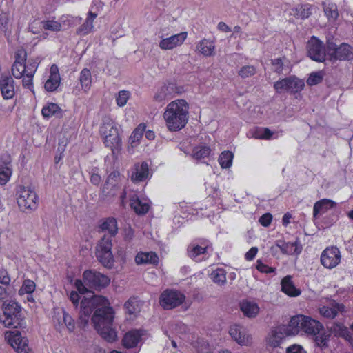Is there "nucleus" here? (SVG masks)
<instances>
[{"instance_id":"f257e3e1","label":"nucleus","mask_w":353,"mask_h":353,"mask_svg":"<svg viewBox=\"0 0 353 353\" xmlns=\"http://www.w3.org/2000/svg\"><path fill=\"white\" fill-rule=\"evenodd\" d=\"M92 322L99 334L108 342L117 339L116 330L112 327L114 317L113 308L107 298L94 295L91 298H83L81 302L79 323L82 327L87 326L91 314Z\"/></svg>"},{"instance_id":"f03ea898","label":"nucleus","mask_w":353,"mask_h":353,"mask_svg":"<svg viewBox=\"0 0 353 353\" xmlns=\"http://www.w3.org/2000/svg\"><path fill=\"white\" fill-rule=\"evenodd\" d=\"M39 63L36 60L27 61L26 50H18L14 54V61L12 66V74L17 79H22L24 88L33 91V77L37 70Z\"/></svg>"},{"instance_id":"7ed1b4c3","label":"nucleus","mask_w":353,"mask_h":353,"mask_svg":"<svg viewBox=\"0 0 353 353\" xmlns=\"http://www.w3.org/2000/svg\"><path fill=\"white\" fill-rule=\"evenodd\" d=\"M163 117L168 130L178 132L188 123L189 104L184 99L174 100L168 104Z\"/></svg>"},{"instance_id":"20e7f679","label":"nucleus","mask_w":353,"mask_h":353,"mask_svg":"<svg viewBox=\"0 0 353 353\" xmlns=\"http://www.w3.org/2000/svg\"><path fill=\"white\" fill-rule=\"evenodd\" d=\"M99 132L104 146L111 150L112 156L119 154L122 150V138L116 121L109 116L103 117Z\"/></svg>"},{"instance_id":"39448f33","label":"nucleus","mask_w":353,"mask_h":353,"mask_svg":"<svg viewBox=\"0 0 353 353\" xmlns=\"http://www.w3.org/2000/svg\"><path fill=\"white\" fill-rule=\"evenodd\" d=\"M3 313L0 315V323L8 328L22 327L25 324V317L21 305L14 301L3 303Z\"/></svg>"},{"instance_id":"423d86ee","label":"nucleus","mask_w":353,"mask_h":353,"mask_svg":"<svg viewBox=\"0 0 353 353\" xmlns=\"http://www.w3.org/2000/svg\"><path fill=\"white\" fill-rule=\"evenodd\" d=\"M289 323L292 329L291 333L294 335L302 331L308 335L314 336L323 329L319 321L304 315L292 317Z\"/></svg>"},{"instance_id":"0eeeda50","label":"nucleus","mask_w":353,"mask_h":353,"mask_svg":"<svg viewBox=\"0 0 353 353\" xmlns=\"http://www.w3.org/2000/svg\"><path fill=\"white\" fill-rule=\"evenodd\" d=\"M112 239L107 235L99 241L96 246L95 255L99 262L107 268H112L114 264V259L112 252Z\"/></svg>"},{"instance_id":"6e6552de","label":"nucleus","mask_w":353,"mask_h":353,"mask_svg":"<svg viewBox=\"0 0 353 353\" xmlns=\"http://www.w3.org/2000/svg\"><path fill=\"white\" fill-rule=\"evenodd\" d=\"M18 205L22 212L35 210L39 205V196L30 187L20 186L17 198Z\"/></svg>"},{"instance_id":"1a4fd4ad","label":"nucleus","mask_w":353,"mask_h":353,"mask_svg":"<svg viewBox=\"0 0 353 353\" xmlns=\"http://www.w3.org/2000/svg\"><path fill=\"white\" fill-rule=\"evenodd\" d=\"M212 250L211 243L208 239L199 238L189 244L187 252L190 258L199 262L207 258Z\"/></svg>"},{"instance_id":"9d476101","label":"nucleus","mask_w":353,"mask_h":353,"mask_svg":"<svg viewBox=\"0 0 353 353\" xmlns=\"http://www.w3.org/2000/svg\"><path fill=\"white\" fill-rule=\"evenodd\" d=\"M185 300V294L180 291L166 289L159 296V304L165 310H172L182 305Z\"/></svg>"},{"instance_id":"9b49d317","label":"nucleus","mask_w":353,"mask_h":353,"mask_svg":"<svg viewBox=\"0 0 353 353\" xmlns=\"http://www.w3.org/2000/svg\"><path fill=\"white\" fill-rule=\"evenodd\" d=\"M83 279L87 287L95 290H101L110 283V279L108 276L93 270H85Z\"/></svg>"},{"instance_id":"f8f14e48","label":"nucleus","mask_w":353,"mask_h":353,"mask_svg":"<svg viewBox=\"0 0 353 353\" xmlns=\"http://www.w3.org/2000/svg\"><path fill=\"white\" fill-rule=\"evenodd\" d=\"M291 332L290 323L288 326L283 325L273 327L265 337L266 345L272 348L279 347L286 336L293 335Z\"/></svg>"},{"instance_id":"ddd939ff","label":"nucleus","mask_w":353,"mask_h":353,"mask_svg":"<svg viewBox=\"0 0 353 353\" xmlns=\"http://www.w3.org/2000/svg\"><path fill=\"white\" fill-rule=\"evenodd\" d=\"M304 86V81L294 76L279 80L274 84V88L278 93L285 92L296 93L302 90Z\"/></svg>"},{"instance_id":"4468645a","label":"nucleus","mask_w":353,"mask_h":353,"mask_svg":"<svg viewBox=\"0 0 353 353\" xmlns=\"http://www.w3.org/2000/svg\"><path fill=\"white\" fill-rule=\"evenodd\" d=\"M6 339L17 353H32L28 339L22 336L19 331L6 332Z\"/></svg>"},{"instance_id":"2eb2a0df","label":"nucleus","mask_w":353,"mask_h":353,"mask_svg":"<svg viewBox=\"0 0 353 353\" xmlns=\"http://www.w3.org/2000/svg\"><path fill=\"white\" fill-rule=\"evenodd\" d=\"M327 54L331 59L350 60L353 59V48L347 43H342L339 46L334 43H330Z\"/></svg>"},{"instance_id":"dca6fc26","label":"nucleus","mask_w":353,"mask_h":353,"mask_svg":"<svg viewBox=\"0 0 353 353\" xmlns=\"http://www.w3.org/2000/svg\"><path fill=\"white\" fill-rule=\"evenodd\" d=\"M308 56L314 61L323 62L325 60V49L323 43L316 37H312L307 44Z\"/></svg>"},{"instance_id":"f3484780","label":"nucleus","mask_w":353,"mask_h":353,"mask_svg":"<svg viewBox=\"0 0 353 353\" xmlns=\"http://www.w3.org/2000/svg\"><path fill=\"white\" fill-rule=\"evenodd\" d=\"M341 259V254L337 248H327L321 254V263L325 268L332 269L339 264Z\"/></svg>"},{"instance_id":"a211bd4d","label":"nucleus","mask_w":353,"mask_h":353,"mask_svg":"<svg viewBox=\"0 0 353 353\" xmlns=\"http://www.w3.org/2000/svg\"><path fill=\"white\" fill-rule=\"evenodd\" d=\"M187 37L188 32H181L180 33L173 34L169 37L162 39L159 41V46L161 50H172L175 48L181 46L186 40Z\"/></svg>"},{"instance_id":"6ab92c4d","label":"nucleus","mask_w":353,"mask_h":353,"mask_svg":"<svg viewBox=\"0 0 353 353\" xmlns=\"http://www.w3.org/2000/svg\"><path fill=\"white\" fill-rule=\"evenodd\" d=\"M150 170L147 162H137L131 168L130 179L134 183L145 181L149 176Z\"/></svg>"},{"instance_id":"aec40b11","label":"nucleus","mask_w":353,"mask_h":353,"mask_svg":"<svg viewBox=\"0 0 353 353\" xmlns=\"http://www.w3.org/2000/svg\"><path fill=\"white\" fill-rule=\"evenodd\" d=\"M0 92L3 99H12L16 95L14 81L8 74H2L0 77Z\"/></svg>"},{"instance_id":"412c9836","label":"nucleus","mask_w":353,"mask_h":353,"mask_svg":"<svg viewBox=\"0 0 353 353\" xmlns=\"http://www.w3.org/2000/svg\"><path fill=\"white\" fill-rule=\"evenodd\" d=\"M61 80L58 66L56 64H52L50 68L49 76L44 83V89L48 92L57 91L60 86Z\"/></svg>"},{"instance_id":"4be33fe9","label":"nucleus","mask_w":353,"mask_h":353,"mask_svg":"<svg viewBox=\"0 0 353 353\" xmlns=\"http://www.w3.org/2000/svg\"><path fill=\"white\" fill-rule=\"evenodd\" d=\"M129 201L131 209L137 215H145L150 209V204L149 202L146 200L141 199L137 193L130 194Z\"/></svg>"},{"instance_id":"5701e85b","label":"nucleus","mask_w":353,"mask_h":353,"mask_svg":"<svg viewBox=\"0 0 353 353\" xmlns=\"http://www.w3.org/2000/svg\"><path fill=\"white\" fill-rule=\"evenodd\" d=\"M134 261L137 265H152L157 266L159 262V258L155 252H139L135 257Z\"/></svg>"},{"instance_id":"b1692460","label":"nucleus","mask_w":353,"mask_h":353,"mask_svg":"<svg viewBox=\"0 0 353 353\" xmlns=\"http://www.w3.org/2000/svg\"><path fill=\"white\" fill-rule=\"evenodd\" d=\"M229 333L234 340L241 345H247L250 343V336L247 334L245 330L238 325H232Z\"/></svg>"},{"instance_id":"393cba45","label":"nucleus","mask_w":353,"mask_h":353,"mask_svg":"<svg viewBox=\"0 0 353 353\" xmlns=\"http://www.w3.org/2000/svg\"><path fill=\"white\" fill-rule=\"evenodd\" d=\"M12 165L10 157H0V185H3L12 175Z\"/></svg>"},{"instance_id":"a878e982","label":"nucleus","mask_w":353,"mask_h":353,"mask_svg":"<svg viewBox=\"0 0 353 353\" xmlns=\"http://www.w3.org/2000/svg\"><path fill=\"white\" fill-rule=\"evenodd\" d=\"M64 111L56 103L48 102L41 109V115L44 119H50L54 117L61 119L63 117Z\"/></svg>"},{"instance_id":"bb28decb","label":"nucleus","mask_w":353,"mask_h":353,"mask_svg":"<svg viewBox=\"0 0 353 353\" xmlns=\"http://www.w3.org/2000/svg\"><path fill=\"white\" fill-rule=\"evenodd\" d=\"M99 229L102 232H108L109 238H114L118 232L117 221L114 217H108L101 220Z\"/></svg>"},{"instance_id":"cd10ccee","label":"nucleus","mask_w":353,"mask_h":353,"mask_svg":"<svg viewBox=\"0 0 353 353\" xmlns=\"http://www.w3.org/2000/svg\"><path fill=\"white\" fill-rule=\"evenodd\" d=\"M142 335L141 330H132L128 331L122 339V345L126 348L134 347L141 341Z\"/></svg>"},{"instance_id":"c85d7f7f","label":"nucleus","mask_w":353,"mask_h":353,"mask_svg":"<svg viewBox=\"0 0 353 353\" xmlns=\"http://www.w3.org/2000/svg\"><path fill=\"white\" fill-rule=\"evenodd\" d=\"M119 174L112 172L108 176L107 181L103 185V192L110 196H114L116 191L120 189L121 186L117 182Z\"/></svg>"},{"instance_id":"c756f323","label":"nucleus","mask_w":353,"mask_h":353,"mask_svg":"<svg viewBox=\"0 0 353 353\" xmlns=\"http://www.w3.org/2000/svg\"><path fill=\"white\" fill-rule=\"evenodd\" d=\"M97 17V14L90 11L88 13L85 22L77 29L76 34L83 37L90 33L94 28L93 22Z\"/></svg>"},{"instance_id":"7c9ffc66","label":"nucleus","mask_w":353,"mask_h":353,"mask_svg":"<svg viewBox=\"0 0 353 353\" xmlns=\"http://www.w3.org/2000/svg\"><path fill=\"white\" fill-rule=\"evenodd\" d=\"M240 308L243 314L248 318H254L259 313L260 308L254 301L243 300L240 303Z\"/></svg>"},{"instance_id":"2f4dec72","label":"nucleus","mask_w":353,"mask_h":353,"mask_svg":"<svg viewBox=\"0 0 353 353\" xmlns=\"http://www.w3.org/2000/svg\"><path fill=\"white\" fill-rule=\"evenodd\" d=\"M212 150L210 147L205 143H201L193 147L190 156L196 161H200L206 157H209Z\"/></svg>"},{"instance_id":"473e14b6","label":"nucleus","mask_w":353,"mask_h":353,"mask_svg":"<svg viewBox=\"0 0 353 353\" xmlns=\"http://www.w3.org/2000/svg\"><path fill=\"white\" fill-rule=\"evenodd\" d=\"M281 290L289 296L296 297L301 294V290L296 288L291 276H286L281 280Z\"/></svg>"},{"instance_id":"72a5a7b5","label":"nucleus","mask_w":353,"mask_h":353,"mask_svg":"<svg viewBox=\"0 0 353 353\" xmlns=\"http://www.w3.org/2000/svg\"><path fill=\"white\" fill-rule=\"evenodd\" d=\"M276 246L280 248L282 253L289 255L299 254L301 253L302 250L301 246L297 243V241L294 243L278 241L276 243Z\"/></svg>"},{"instance_id":"f704fd0d","label":"nucleus","mask_w":353,"mask_h":353,"mask_svg":"<svg viewBox=\"0 0 353 353\" xmlns=\"http://www.w3.org/2000/svg\"><path fill=\"white\" fill-rule=\"evenodd\" d=\"M336 206V202L332 200L323 199L315 203L313 208L314 216L319 213H324L329 209Z\"/></svg>"},{"instance_id":"c9c22d12","label":"nucleus","mask_w":353,"mask_h":353,"mask_svg":"<svg viewBox=\"0 0 353 353\" xmlns=\"http://www.w3.org/2000/svg\"><path fill=\"white\" fill-rule=\"evenodd\" d=\"M344 310V305L339 303H334L332 307L323 306L319 308L320 314L326 318L333 319L334 318L339 312H343Z\"/></svg>"},{"instance_id":"e433bc0d","label":"nucleus","mask_w":353,"mask_h":353,"mask_svg":"<svg viewBox=\"0 0 353 353\" xmlns=\"http://www.w3.org/2000/svg\"><path fill=\"white\" fill-rule=\"evenodd\" d=\"M174 85L172 83H164L154 94V99L157 102H161L170 96L173 92Z\"/></svg>"},{"instance_id":"4c0bfd02","label":"nucleus","mask_w":353,"mask_h":353,"mask_svg":"<svg viewBox=\"0 0 353 353\" xmlns=\"http://www.w3.org/2000/svg\"><path fill=\"white\" fill-rule=\"evenodd\" d=\"M79 81L81 88L84 92H87L90 90L92 86V75L88 68H83L81 71Z\"/></svg>"},{"instance_id":"58836bf2","label":"nucleus","mask_w":353,"mask_h":353,"mask_svg":"<svg viewBox=\"0 0 353 353\" xmlns=\"http://www.w3.org/2000/svg\"><path fill=\"white\" fill-rule=\"evenodd\" d=\"M323 11L329 20H336L339 16L337 6L330 1L323 3Z\"/></svg>"},{"instance_id":"ea45409f","label":"nucleus","mask_w":353,"mask_h":353,"mask_svg":"<svg viewBox=\"0 0 353 353\" xmlns=\"http://www.w3.org/2000/svg\"><path fill=\"white\" fill-rule=\"evenodd\" d=\"M36 290V284L34 281L31 279H24L22 285L19 290V295L23 296L24 294H32Z\"/></svg>"},{"instance_id":"a19ab883","label":"nucleus","mask_w":353,"mask_h":353,"mask_svg":"<svg viewBox=\"0 0 353 353\" xmlns=\"http://www.w3.org/2000/svg\"><path fill=\"white\" fill-rule=\"evenodd\" d=\"M197 48L203 55L210 56L214 52V45L212 41L203 39L199 43Z\"/></svg>"},{"instance_id":"79ce46f5","label":"nucleus","mask_w":353,"mask_h":353,"mask_svg":"<svg viewBox=\"0 0 353 353\" xmlns=\"http://www.w3.org/2000/svg\"><path fill=\"white\" fill-rule=\"evenodd\" d=\"M124 307L129 314L136 315L140 312L139 301L134 297L130 298L125 303Z\"/></svg>"},{"instance_id":"37998d69","label":"nucleus","mask_w":353,"mask_h":353,"mask_svg":"<svg viewBox=\"0 0 353 353\" xmlns=\"http://www.w3.org/2000/svg\"><path fill=\"white\" fill-rule=\"evenodd\" d=\"M9 16L4 12L0 13V30L4 32L6 37H9L11 34V30L9 29Z\"/></svg>"},{"instance_id":"c03bdc74","label":"nucleus","mask_w":353,"mask_h":353,"mask_svg":"<svg viewBox=\"0 0 353 353\" xmlns=\"http://www.w3.org/2000/svg\"><path fill=\"white\" fill-rule=\"evenodd\" d=\"M131 93L128 90H120L115 95L116 103L119 107H123L126 105L128 101L130 98Z\"/></svg>"},{"instance_id":"a18cd8bd","label":"nucleus","mask_w":353,"mask_h":353,"mask_svg":"<svg viewBox=\"0 0 353 353\" xmlns=\"http://www.w3.org/2000/svg\"><path fill=\"white\" fill-rule=\"evenodd\" d=\"M256 73V68L254 65H248L241 67L239 72L238 74L242 79H246L254 76Z\"/></svg>"},{"instance_id":"49530a36","label":"nucleus","mask_w":353,"mask_h":353,"mask_svg":"<svg viewBox=\"0 0 353 353\" xmlns=\"http://www.w3.org/2000/svg\"><path fill=\"white\" fill-rule=\"evenodd\" d=\"M41 24L42 28L47 30L58 32L61 29V23L54 20H43L41 22Z\"/></svg>"},{"instance_id":"de8ad7c7","label":"nucleus","mask_w":353,"mask_h":353,"mask_svg":"<svg viewBox=\"0 0 353 353\" xmlns=\"http://www.w3.org/2000/svg\"><path fill=\"white\" fill-rule=\"evenodd\" d=\"M315 336V344L318 347L325 348L328 346L329 334H327L325 332H321L320 331L319 333Z\"/></svg>"},{"instance_id":"09e8293b","label":"nucleus","mask_w":353,"mask_h":353,"mask_svg":"<svg viewBox=\"0 0 353 353\" xmlns=\"http://www.w3.org/2000/svg\"><path fill=\"white\" fill-rule=\"evenodd\" d=\"M145 128V125L144 124H139V126L134 130L130 137L131 144L139 141L143 137Z\"/></svg>"},{"instance_id":"8fccbe9b","label":"nucleus","mask_w":353,"mask_h":353,"mask_svg":"<svg viewBox=\"0 0 353 353\" xmlns=\"http://www.w3.org/2000/svg\"><path fill=\"white\" fill-rule=\"evenodd\" d=\"M323 74L322 71L312 72L307 79V83L310 85H314L321 83L323 80Z\"/></svg>"},{"instance_id":"3c124183","label":"nucleus","mask_w":353,"mask_h":353,"mask_svg":"<svg viewBox=\"0 0 353 353\" xmlns=\"http://www.w3.org/2000/svg\"><path fill=\"white\" fill-rule=\"evenodd\" d=\"M234 154L230 151L222 152V168H228L232 165Z\"/></svg>"},{"instance_id":"603ef678","label":"nucleus","mask_w":353,"mask_h":353,"mask_svg":"<svg viewBox=\"0 0 353 353\" xmlns=\"http://www.w3.org/2000/svg\"><path fill=\"white\" fill-rule=\"evenodd\" d=\"M63 321L68 331L70 332H73L75 328L74 321L72 316L65 312H63Z\"/></svg>"},{"instance_id":"864d4df0","label":"nucleus","mask_w":353,"mask_h":353,"mask_svg":"<svg viewBox=\"0 0 353 353\" xmlns=\"http://www.w3.org/2000/svg\"><path fill=\"white\" fill-rule=\"evenodd\" d=\"M11 281L10 276L6 269L0 267V283L4 285H8Z\"/></svg>"},{"instance_id":"5fc2aeb1","label":"nucleus","mask_w":353,"mask_h":353,"mask_svg":"<svg viewBox=\"0 0 353 353\" xmlns=\"http://www.w3.org/2000/svg\"><path fill=\"white\" fill-rule=\"evenodd\" d=\"M272 64L274 67V71L278 74H281L283 70V59L278 58L272 61Z\"/></svg>"},{"instance_id":"6e6d98bb","label":"nucleus","mask_w":353,"mask_h":353,"mask_svg":"<svg viewBox=\"0 0 353 353\" xmlns=\"http://www.w3.org/2000/svg\"><path fill=\"white\" fill-rule=\"evenodd\" d=\"M256 268L259 271H260L262 273H272L274 272L275 270L274 268L268 266L267 265L263 263L260 261H257Z\"/></svg>"},{"instance_id":"4d7b16f0","label":"nucleus","mask_w":353,"mask_h":353,"mask_svg":"<svg viewBox=\"0 0 353 353\" xmlns=\"http://www.w3.org/2000/svg\"><path fill=\"white\" fill-rule=\"evenodd\" d=\"M74 285L79 293L84 294L88 292V289L85 285V283L81 279H76Z\"/></svg>"},{"instance_id":"13d9d810","label":"nucleus","mask_w":353,"mask_h":353,"mask_svg":"<svg viewBox=\"0 0 353 353\" xmlns=\"http://www.w3.org/2000/svg\"><path fill=\"white\" fill-rule=\"evenodd\" d=\"M272 220V216L270 213H266L262 215L259 219V223L264 227H268Z\"/></svg>"},{"instance_id":"bf43d9fd","label":"nucleus","mask_w":353,"mask_h":353,"mask_svg":"<svg viewBox=\"0 0 353 353\" xmlns=\"http://www.w3.org/2000/svg\"><path fill=\"white\" fill-rule=\"evenodd\" d=\"M300 9L301 12L299 15L301 19H307L312 14L310 6H301Z\"/></svg>"},{"instance_id":"052dcab7","label":"nucleus","mask_w":353,"mask_h":353,"mask_svg":"<svg viewBox=\"0 0 353 353\" xmlns=\"http://www.w3.org/2000/svg\"><path fill=\"white\" fill-rule=\"evenodd\" d=\"M80 295L75 291H72L70 294V300L73 303L74 306L77 308L79 305Z\"/></svg>"},{"instance_id":"680f3d73","label":"nucleus","mask_w":353,"mask_h":353,"mask_svg":"<svg viewBox=\"0 0 353 353\" xmlns=\"http://www.w3.org/2000/svg\"><path fill=\"white\" fill-rule=\"evenodd\" d=\"M211 279L215 283L221 281V269L217 268L216 270H212L210 274Z\"/></svg>"},{"instance_id":"e2e57ef3","label":"nucleus","mask_w":353,"mask_h":353,"mask_svg":"<svg viewBox=\"0 0 353 353\" xmlns=\"http://www.w3.org/2000/svg\"><path fill=\"white\" fill-rule=\"evenodd\" d=\"M134 236V231L129 227L128 229L124 231L123 239L125 241H130L133 239Z\"/></svg>"},{"instance_id":"0e129e2a","label":"nucleus","mask_w":353,"mask_h":353,"mask_svg":"<svg viewBox=\"0 0 353 353\" xmlns=\"http://www.w3.org/2000/svg\"><path fill=\"white\" fill-rule=\"evenodd\" d=\"M257 252H258L257 248L252 247L251 249H250V250L248 252H246V254L245 255V259L248 261L252 260L255 257Z\"/></svg>"},{"instance_id":"69168bd1","label":"nucleus","mask_w":353,"mask_h":353,"mask_svg":"<svg viewBox=\"0 0 353 353\" xmlns=\"http://www.w3.org/2000/svg\"><path fill=\"white\" fill-rule=\"evenodd\" d=\"M272 134L273 133L271 132L270 130H269L268 128H265L263 130V133L261 134L256 136V137L259 139H269L271 138Z\"/></svg>"},{"instance_id":"338daca9","label":"nucleus","mask_w":353,"mask_h":353,"mask_svg":"<svg viewBox=\"0 0 353 353\" xmlns=\"http://www.w3.org/2000/svg\"><path fill=\"white\" fill-rule=\"evenodd\" d=\"M101 178L99 174L93 173L90 176V182L95 185H98L101 182Z\"/></svg>"},{"instance_id":"774afa93","label":"nucleus","mask_w":353,"mask_h":353,"mask_svg":"<svg viewBox=\"0 0 353 353\" xmlns=\"http://www.w3.org/2000/svg\"><path fill=\"white\" fill-rule=\"evenodd\" d=\"M301 350V347L300 345H293L287 348L286 353H299Z\"/></svg>"}]
</instances>
